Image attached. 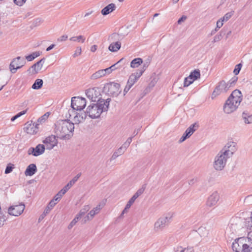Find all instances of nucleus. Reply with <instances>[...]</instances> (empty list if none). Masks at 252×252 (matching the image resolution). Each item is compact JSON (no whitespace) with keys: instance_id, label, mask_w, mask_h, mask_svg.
Here are the masks:
<instances>
[{"instance_id":"1","label":"nucleus","mask_w":252,"mask_h":252,"mask_svg":"<svg viewBox=\"0 0 252 252\" xmlns=\"http://www.w3.org/2000/svg\"><path fill=\"white\" fill-rule=\"evenodd\" d=\"M55 133L62 140H68L73 136L74 124L70 120H59L55 124Z\"/></svg>"},{"instance_id":"2","label":"nucleus","mask_w":252,"mask_h":252,"mask_svg":"<svg viewBox=\"0 0 252 252\" xmlns=\"http://www.w3.org/2000/svg\"><path fill=\"white\" fill-rule=\"evenodd\" d=\"M242 100V94L241 92L238 90H234L224 103L223 106L224 112L226 114H230L235 111L239 106Z\"/></svg>"},{"instance_id":"3","label":"nucleus","mask_w":252,"mask_h":252,"mask_svg":"<svg viewBox=\"0 0 252 252\" xmlns=\"http://www.w3.org/2000/svg\"><path fill=\"white\" fill-rule=\"evenodd\" d=\"M110 100V98H107L106 100H99V102L90 105L87 108V113L89 117L92 119L97 118L102 112L107 111Z\"/></svg>"},{"instance_id":"4","label":"nucleus","mask_w":252,"mask_h":252,"mask_svg":"<svg viewBox=\"0 0 252 252\" xmlns=\"http://www.w3.org/2000/svg\"><path fill=\"white\" fill-rule=\"evenodd\" d=\"M229 158V157L220 151L214 158L213 166L215 169L217 171L223 170Z\"/></svg>"},{"instance_id":"5","label":"nucleus","mask_w":252,"mask_h":252,"mask_svg":"<svg viewBox=\"0 0 252 252\" xmlns=\"http://www.w3.org/2000/svg\"><path fill=\"white\" fill-rule=\"evenodd\" d=\"M173 216V214L169 213L166 216L159 218L155 223L154 230L156 232H160L169 224Z\"/></svg>"},{"instance_id":"6","label":"nucleus","mask_w":252,"mask_h":252,"mask_svg":"<svg viewBox=\"0 0 252 252\" xmlns=\"http://www.w3.org/2000/svg\"><path fill=\"white\" fill-rule=\"evenodd\" d=\"M103 90L110 96H117L121 92L120 84L115 82L107 83L104 85Z\"/></svg>"},{"instance_id":"7","label":"nucleus","mask_w":252,"mask_h":252,"mask_svg":"<svg viewBox=\"0 0 252 252\" xmlns=\"http://www.w3.org/2000/svg\"><path fill=\"white\" fill-rule=\"evenodd\" d=\"M86 106L85 98L79 96H74L71 98V107L76 111H81Z\"/></svg>"},{"instance_id":"8","label":"nucleus","mask_w":252,"mask_h":252,"mask_svg":"<svg viewBox=\"0 0 252 252\" xmlns=\"http://www.w3.org/2000/svg\"><path fill=\"white\" fill-rule=\"evenodd\" d=\"M86 95L92 101L99 102L100 100H105L100 97V92L98 88H90L86 90Z\"/></svg>"},{"instance_id":"9","label":"nucleus","mask_w":252,"mask_h":252,"mask_svg":"<svg viewBox=\"0 0 252 252\" xmlns=\"http://www.w3.org/2000/svg\"><path fill=\"white\" fill-rule=\"evenodd\" d=\"M26 64V61L24 58L17 57L13 59L9 64V69L13 74L16 73L17 69L21 68Z\"/></svg>"},{"instance_id":"10","label":"nucleus","mask_w":252,"mask_h":252,"mask_svg":"<svg viewBox=\"0 0 252 252\" xmlns=\"http://www.w3.org/2000/svg\"><path fill=\"white\" fill-rule=\"evenodd\" d=\"M142 75V72H137L132 73L129 77L126 85L125 88L124 95L128 92L132 86L137 81Z\"/></svg>"},{"instance_id":"11","label":"nucleus","mask_w":252,"mask_h":252,"mask_svg":"<svg viewBox=\"0 0 252 252\" xmlns=\"http://www.w3.org/2000/svg\"><path fill=\"white\" fill-rule=\"evenodd\" d=\"M246 241V239L244 237L236 239L232 245L233 252H242L247 245Z\"/></svg>"},{"instance_id":"12","label":"nucleus","mask_w":252,"mask_h":252,"mask_svg":"<svg viewBox=\"0 0 252 252\" xmlns=\"http://www.w3.org/2000/svg\"><path fill=\"white\" fill-rule=\"evenodd\" d=\"M237 150V143L234 141H228L223 148L220 150L230 158Z\"/></svg>"},{"instance_id":"13","label":"nucleus","mask_w":252,"mask_h":252,"mask_svg":"<svg viewBox=\"0 0 252 252\" xmlns=\"http://www.w3.org/2000/svg\"><path fill=\"white\" fill-rule=\"evenodd\" d=\"M228 89V85H226V83L224 81H220L212 94V98L214 99L221 93L226 92Z\"/></svg>"},{"instance_id":"14","label":"nucleus","mask_w":252,"mask_h":252,"mask_svg":"<svg viewBox=\"0 0 252 252\" xmlns=\"http://www.w3.org/2000/svg\"><path fill=\"white\" fill-rule=\"evenodd\" d=\"M25 208V204L21 203L19 205L11 206L8 208V213L10 215L19 216L23 212Z\"/></svg>"},{"instance_id":"15","label":"nucleus","mask_w":252,"mask_h":252,"mask_svg":"<svg viewBox=\"0 0 252 252\" xmlns=\"http://www.w3.org/2000/svg\"><path fill=\"white\" fill-rule=\"evenodd\" d=\"M43 142L45 144L44 146L46 147V149L50 150L57 146L58 140L55 135H51L46 137L43 141Z\"/></svg>"},{"instance_id":"16","label":"nucleus","mask_w":252,"mask_h":252,"mask_svg":"<svg viewBox=\"0 0 252 252\" xmlns=\"http://www.w3.org/2000/svg\"><path fill=\"white\" fill-rule=\"evenodd\" d=\"M198 125L196 123L191 125L188 127L180 139L179 142L182 143L188 138L189 137L193 132L197 129Z\"/></svg>"},{"instance_id":"17","label":"nucleus","mask_w":252,"mask_h":252,"mask_svg":"<svg viewBox=\"0 0 252 252\" xmlns=\"http://www.w3.org/2000/svg\"><path fill=\"white\" fill-rule=\"evenodd\" d=\"M45 147L43 144H38L35 148L31 147L28 151L29 155H32L34 157H37L44 153Z\"/></svg>"},{"instance_id":"18","label":"nucleus","mask_w":252,"mask_h":252,"mask_svg":"<svg viewBox=\"0 0 252 252\" xmlns=\"http://www.w3.org/2000/svg\"><path fill=\"white\" fill-rule=\"evenodd\" d=\"M45 61V58L41 59L36 63L33 64L28 70V71L32 74H35L38 72L42 67L43 64Z\"/></svg>"},{"instance_id":"19","label":"nucleus","mask_w":252,"mask_h":252,"mask_svg":"<svg viewBox=\"0 0 252 252\" xmlns=\"http://www.w3.org/2000/svg\"><path fill=\"white\" fill-rule=\"evenodd\" d=\"M38 124L32 123V122L31 123H28L25 124L24 129L27 133L34 134L37 133L38 129Z\"/></svg>"},{"instance_id":"20","label":"nucleus","mask_w":252,"mask_h":252,"mask_svg":"<svg viewBox=\"0 0 252 252\" xmlns=\"http://www.w3.org/2000/svg\"><path fill=\"white\" fill-rule=\"evenodd\" d=\"M220 199V196L219 193L215 191L211 195L208 197L206 204L209 207H212L217 204Z\"/></svg>"},{"instance_id":"21","label":"nucleus","mask_w":252,"mask_h":252,"mask_svg":"<svg viewBox=\"0 0 252 252\" xmlns=\"http://www.w3.org/2000/svg\"><path fill=\"white\" fill-rule=\"evenodd\" d=\"M37 171V167L35 164H30L27 168L25 174L26 176H32Z\"/></svg>"},{"instance_id":"22","label":"nucleus","mask_w":252,"mask_h":252,"mask_svg":"<svg viewBox=\"0 0 252 252\" xmlns=\"http://www.w3.org/2000/svg\"><path fill=\"white\" fill-rule=\"evenodd\" d=\"M116 6L114 3H110L101 10V14L106 15L115 10Z\"/></svg>"},{"instance_id":"23","label":"nucleus","mask_w":252,"mask_h":252,"mask_svg":"<svg viewBox=\"0 0 252 252\" xmlns=\"http://www.w3.org/2000/svg\"><path fill=\"white\" fill-rule=\"evenodd\" d=\"M121 44L119 41L113 42L109 46V50L113 52H117L121 48Z\"/></svg>"},{"instance_id":"24","label":"nucleus","mask_w":252,"mask_h":252,"mask_svg":"<svg viewBox=\"0 0 252 252\" xmlns=\"http://www.w3.org/2000/svg\"><path fill=\"white\" fill-rule=\"evenodd\" d=\"M143 63V60L141 58H135L133 59L130 63V66L132 68H137Z\"/></svg>"},{"instance_id":"25","label":"nucleus","mask_w":252,"mask_h":252,"mask_svg":"<svg viewBox=\"0 0 252 252\" xmlns=\"http://www.w3.org/2000/svg\"><path fill=\"white\" fill-rule=\"evenodd\" d=\"M43 84V81L42 79H37L32 84V88L34 90H38L42 87Z\"/></svg>"},{"instance_id":"26","label":"nucleus","mask_w":252,"mask_h":252,"mask_svg":"<svg viewBox=\"0 0 252 252\" xmlns=\"http://www.w3.org/2000/svg\"><path fill=\"white\" fill-rule=\"evenodd\" d=\"M56 204V203L54 202V200L50 201L43 212V215L46 216L49 214L50 211L53 209Z\"/></svg>"},{"instance_id":"27","label":"nucleus","mask_w":252,"mask_h":252,"mask_svg":"<svg viewBox=\"0 0 252 252\" xmlns=\"http://www.w3.org/2000/svg\"><path fill=\"white\" fill-rule=\"evenodd\" d=\"M242 117L246 124L252 123V115H249L248 113L243 112L242 114Z\"/></svg>"},{"instance_id":"28","label":"nucleus","mask_w":252,"mask_h":252,"mask_svg":"<svg viewBox=\"0 0 252 252\" xmlns=\"http://www.w3.org/2000/svg\"><path fill=\"white\" fill-rule=\"evenodd\" d=\"M40 55L39 52H33L32 54L26 56L25 59L29 62L33 60L35 58L38 57Z\"/></svg>"},{"instance_id":"29","label":"nucleus","mask_w":252,"mask_h":252,"mask_svg":"<svg viewBox=\"0 0 252 252\" xmlns=\"http://www.w3.org/2000/svg\"><path fill=\"white\" fill-rule=\"evenodd\" d=\"M104 76H105L104 71L101 69L93 74L91 78L92 79H96Z\"/></svg>"},{"instance_id":"30","label":"nucleus","mask_w":252,"mask_h":252,"mask_svg":"<svg viewBox=\"0 0 252 252\" xmlns=\"http://www.w3.org/2000/svg\"><path fill=\"white\" fill-rule=\"evenodd\" d=\"M200 76V71L199 70H194L193 71L191 72L189 75V76L190 78H191L193 81L196 80L199 78Z\"/></svg>"},{"instance_id":"31","label":"nucleus","mask_w":252,"mask_h":252,"mask_svg":"<svg viewBox=\"0 0 252 252\" xmlns=\"http://www.w3.org/2000/svg\"><path fill=\"white\" fill-rule=\"evenodd\" d=\"M90 206L88 205L84 206L77 215L81 218L90 209Z\"/></svg>"},{"instance_id":"32","label":"nucleus","mask_w":252,"mask_h":252,"mask_svg":"<svg viewBox=\"0 0 252 252\" xmlns=\"http://www.w3.org/2000/svg\"><path fill=\"white\" fill-rule=\"evenodd\" d=\"M81 175V173H79L69 183L67 184V187L70 188L77 181Z\"/></svg>"},{"instance_id":"33","label":"nucleus","mask_w":252,"mask_h":252,"mask_svg":"<svg viewBox=\"0 0 252 252\" xmlns=\"http://www.w3.org/2000/svg\"><path fill=\"white\" fill-rule=\"evenodd\" d=\"M69 40L72 41L81 42L82 43L84 42L85 38L82 35H79L78 36H73L69 38Z\"/></svg>"},{"instance_id":"34","label":"nucleus","mask_w":252,"mask_h":252,"mask_svg":"<svg viewBox=\"0 0 252 252\" xmlns=\"http://www.w3.org/2000/svg\"><path fill=\"white\" fill-rule=\"evenodd\" d=\"M237 80L238 77L234 76L227 83H226V85H228L229 89L235 84Z\"/></svg>"},{"instance_id":"35","label":"nucleus","mask_w":252,"mask_h":252,"mask_svg":"<svg viewBox=\"0 0 252 252\" xmlns=\"http://www.w3.org/2000/svg\"><path fill=\"white\" fill-rule=\"evenodd\" d=\"M80 219V218L76 215L74 219L70 222L68 226V229H71L72 227L76 224L78 220Z\"/></svg>"},{"instance_id":"36","label":"nucleus","mask_w":252,"mask_h":252,"mask_svg":"<svg viewBox=\"0 0 252 252\" xmlns=\"http://www.w3.org/2000/svg\"><path fill=\"white\" fill-rule=\"evenodd\" d=\"M233 14V11L228 12L226 13L223 17L221 18V20H222V21H227L232 16Z\"/></svg>"},{"instance_id":"37","label":"nucleus","mask_w":252,"mask_h":252,"mask_svg":"<svg viewBox=\"0 0 252 252\" xmlns=\"http://www.w3.org/2000/svg\"><path fill=\"white\" fill-rule=\"evenodd\" d=\"M73 121L74 124H79V123H83L84 121L81 120V117L77 112L75 113V115L73 117Z\"/></svg>"},{"instance_id":"38","label":"nucleus","mask_w":252,"mask_h":252,"mask_svg":"<svg viewBox=\"0 0 252 252\" xmlns=\"http://www.w3.org/2000/svg\"><path fill=\"white\" fill-rule=\"evenodd\" d=\"M28 109H26L25 110L22 111L18 114H17L16 115L12 117L11 119V121L12 122L14 121L16 119L18 118L19 117H21V116L25 114L27 112Z\"/></svg>"},{"instance_id":"39","label":"nucleus","mask_w":252,"mask_h":252,"mask_svg":"<svg viewBox=\"0 0 252 252\" xmlns=\"http://www.w3.org/2000/svg\"><path fill=\"white\" fill-rule=\"evenodd\" d=\"M28 109H26L25 110L22 111L18 114H17L16 115L12 117L11 119V121L12 122L14 121L16 119L18 118L19 117H21V116L25 114L27 112Z\"/></svg>"},{"instance_id":"40","label":"nucleus","mask_w":252,"mask_h":252,"mask_svg":"<svg viewBox=\"0 0 252 252\" xmlns=\"http://www.w3.org/2000/svg\"><path fill=\"white\" fill-rule=\"evenodd\" d=\"M28 109H26L25 110L22 111L18 114H17L16 115L12 117L11 119V121L12 122L14 121L16 119L18 118L19 117H21V116L25 114L27 112Z\"/></svg>"},{"instance_id":"41","label":"nucleus","mask_w":252,"mask_h":252,"mask_svg":"<svg viewBox=\"0 0 252 252\" xmlns=\"http://www.w3.org/2000/svg\"><path fill=\"white\" fill-rule=\"evenodd\" d=\"M28 109H26L25 110L22 111L18 114H17L16 115L12 117L11 119V121L12 122L14 121L16 119L18 118L19 117H21V116L25 114L27 112Z\"/></svg>"},{"instance_id":"42","label":"nucleus","mask_w":252,"mask_h":252,"mask_svg":"<svg viewBox=\"0 0 252 252\" xmlns=\"http://www.w3.org/2000/svg\"><path fill=\"white\" fill-rule=\"evenodd\" d=\"M70 189L69 187H67V185H65L63 189H62L58 193L57 196H61V197L67 191Z\"/></svg>"},{"instance_id":"43","label":"nucleus","mask_w":252,"mask_h":252,"mask_svg":"<svg viewBox=\"0 0 252 252\" xmlns=\"http://www.w3.org/2000/svg\"><path fill=\"white\" fill-rule=\"evenodd\" d=\"M245 103L248 105H252V94H248L246 96Z\"/></svg>"},{"instance_id":"44","label":"nucleus","mask_w":252,"mask_h":252,"mask_svg":"<svg viewBox=\"0 0 252 252\" xmlns=\"http://www.w3.org/2000/svg\"><path fill=\"white\" fill-rule=\"evenodd\" d=\"M194 81L189 76L185 78L184 82V86L188 87Z\"/></svg>"},{"instance_id":"45","label":"nucleus","mask_w":252,"mask_h":252,"mask_svg":"<svg viewBox=\"0 0 252 252\" xmlns=\"http://www.w3.org/2000/svg\"><path fill=\"white\" fill-rule=\"evenodd\" d=\"M78 111L79 112H77V113L81 117V120L84 121L86 119L87 116L88 115L87 113V111L86 112L82 111V110Z\"/></svg>"},{"instance_id":"46","label":"nucleus","mask_w":252,"mask_h":252,"mask_svg":"<svg viewBox=\"0 0 252 252\" xmlns=\"http://www.w3.org/2000/svg\"><path fill=\"white\" fill-rule=\"evenodd\" d=\"M104 205V203H100L96 207L94 208L93 210L95 213L96 214H98Z\"/></svg>"},{"instance_id":"47","label":"nucleus","mask_w":252,"mask_h":252,"mask_svg":"<svg viewBox=\"0 0 252 252\" xmlns=\"http://www.w3.org/2000/svg\"><path fill=\"white\" fill-rule=\"evenodd\" d=\"M95 213L92 210L90 211V212L88 213V214L85 217V221L88 220L90 219V217L91 219H92L94 216L95 215Z\"/></svg>"},{"instance_id":"48","label":"nucleus","mask_w":252,"mask_h":252,"mask_svg":"<svg viewBox=\"0 0 252 252\" xmlns=\"http://www.w3.org/2000/svg\"><path fill=\"white\" fill-rule=\"evenodd\" d=\"M124 60V59L122 58L121 60H120L118 62H117L116 63L114 64L113 65L110 66V69H111L112 71L116 70V69L120 67L119 66V63H121Z\"/></svg>"},{"instance_id":"49","label":"nucleus","mask_w":252,"mask_h":252,"mask_svg":"<svg viewBox=\"0 0 252 252\" xmlns=\"http://www.w3.org/2000/svg\"><path fill=\"white\" fill-rule=\"evenodd\" d=\"M145 187H144L143 186L141 188L139 189L136 191V192L135 193H134V194L133 195V196H135V197L136 198H138V197L140 195H141V194L143 193V192H144V190H145Z\"/></svg>"},{"instance_id":"50","label":"nucleus","mask_w":252,"mask_h":252,"mask_svg":"<svg viewBox=\"0 0 252 252\" xmlns=\"http://www.w3.org/2000/svg\"><path fill=\"white\" fill-rule=\"evenodd\" d=\"M242 66V65L241 63H239L235 66V67L233 70V73L235 74V75H237L239 74L241 69Z\"/></svg>"},{"instance_id":"51","label":"nucleus","mask_w":252,"mask_h":252,"mask_svg":"<svg viewBox=\"0 0 252 252\" xmlns=\"http://www.w3.org/2000/svg\"><path fill=\"white\" fill-rule=\"evenodd\" d=\"M81 48L80 47H77L72 56L73 58H76V57L80 56L81 54Z\"/></svg>"},{"instance_id":"52","label":"nucleus","mask_w":252,"mask_h":252,"mask_svg":"<svg viewBox=\"0 0 252 252\" xmlns=\"http://www.w3.org/2000/svg\"><path fill=\"white\" fill-rule=\"evenodd\" d=\"M222 35L221 32H220L219 34L215 36L213 42L214 43L218 42V41H220L222 39Z\"/></svg>"},{"instance_id":"53","label":"nucleus","mask_w":252,"mask_h":252,"mask_svg":"<svg viewBox=\"0 0 252 252\" xmlns=\"http://www.w3.org/2000/svg\"><path fill=\"white\" fill-rule=\"evenodd\" d=\"M75 111H76V110L75 109H73V108H72L71 109H69L68 111V117L66 115V117L67 118H70L72 116H73V115L75 116V113L77 112Z\"/></svg>"},{"instance_id":"54","label":"nucleus","mask_w":252,"mask_h":252,"mask_svg":"<svg viewBox=\"0 0 252 252\" xmlns=\"http://www.w3.org/2000/svg\"><path fill=\"white\" fill-rule=\"evenodd\" d=\"M149 65V64H148V63L147 62L146 63H144L143 65V66L141 68L139 69H138L136 71L137 72H142V75L143 74V73H144V72L145 71V70L146 69V68L148 67Z\"/></svg>"},{"instance_id":"55","label":"nucleus","mask_w":252,"mask_h":252,"mask_svg":"<svg viewBox=\"0 0 252 252\" xmlns=\"http://www.w3.org/2000/svg\"><path fill=\"white\" fill-rule=\"evenodd\" d=\"M13 169V167L12 166V165L8 164V165H7V166H6V167L5 168L4 173L5 174L10 173V172H12Z\"/></svg>"},{"instance_id":"56","label":"nucleus","mask_w":252,"mask_h":252,"mask_svg":"<svg viewBox=\"0 0 252 252\" xmlns=\"http://www.w3.org/2000/svg\"><path fill=\"white\" fill-rule=\"evenodd\" d=\"M137 198L135 197V196H132V197L129 200V201L127 202L126 205L129 206V207H131V206L133 204V203L134 202L135 200Z\"/></svg>"},{"instance_id":"57","label":"nucleus","mask_w":252,"mask_h":252,"mask_svg":"<svg viewBox=\"0 0 252 252\" xmlns=\"http://www.w3.org/2000/svg\"><path fill=\"white\" fill-rule=\"evenodd\" d=\"M26 0H13L15 4L19 6H22L25 2Z\"/></svg>"},{"instance_id":"58","label":"nucleus","mask_w":252,"mask_h":252,"mask_svg":"<svg viewBox=\"0 0 252 252\" xmlns=\"http://www.w3.org/2000/svg\"><path fill=\"white\" fill-rule=\"evenodd\" d=\"M68 38V36L67 35H63L58 38L57 41L59 42H63L66 40Z\"/></svg>"},{"instance_id":"59","label":"nucleus","mask_w":252,"mask_h":252,"mask_svg":"<svg viewBox=\"0 0 252 252\" xmlns=\"http://www.w3.org/2000/svg\"><path fill=\"white\" fill-rule=\"evenodd\" d=\"M242 252H252V247L247 244Z\"/></svg>"},{"instance_id":"60","label":"nucleus","mask_w":252,"mask_h":252,"mask_svg":"<svg viewBox=\"0 0 252 252\" xmlns=\"http://www.w3.org/2000/svg\"><path fill=\"white\" fill-rule=\"evenodd\" d=\"M130 208V207H129V206H128L127 205H126L125 209H124V210L122 211L121 215H120V217H122L125 213H127L128 212V211L129 210V209Z\"/></svg>"},{"instance_id":"61","label":"nucleus","mask_w":252,"mask_h":252,"mask_svg":"<svg viewBox=\"0 0 252 252\" xmlns=\"http://www.w3.org/2000/svg\"><path fill=\"white\" fill-rule=\"evenodd\" d=\"M126 151L125 150V149H124L122 147H121L120 148H119L116 151V152L119 155H123L125 152Z\"/></svg>"},{"instance_id":"62","label":"nucleus","mask_w":252,"mask_h":252,"mask_svg":"<svg viewBox=\"0 0 252 252\" xmlns=\"http://www.w3.org/2000/svg\"><path fill=\"white\" fill-rule=\"evenodd\" d=\"M187 17L186 16L183 15L177 21L178 24H181L182 22L185 21L187 19Z\"/></svg>"},{"instance_id":"63","label":"nucleus","mask_w":252,"mask_h":252,"mask_svg":"<svg viewBox=\"0 0 252 252\" xmlns=\"http://www.w3.org/2000/svg\"><path fill=\"white\" fill-rule=\"evenodd\" d=\"M223 21H222V20H221V18L218 20L217 22V28H220L223 25Z\"/></svg>"},{"instance_id":"64","label":"nucleus","mask_w":252,"mask_h":252,"mask_svg":"<svg viewBox=\"0 0 252 252\" xmlns=\"http://www.w3.org/2000/svg\"><path fill=\"white\" fill-rule=\"evenodd\" d=\"M102 70L104 71V75H105L106 74H110L112 71L111 69H110V67L106 69H102Z\"/></svg>"}]
</instances>
